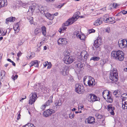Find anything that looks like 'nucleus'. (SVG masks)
Returning a JSON list of instances; mask_svg holds the SVG:
<instances>
[{"instance_id": "obj_1", "label": "nucleus", "mask_w": 127, "mask_h": 127, "mask_svg": "<svg viewBox=\"0 0 127 127\" xmlns=\"http://www.w3.org/2000/svg\"><path fill=\"white\" fill-rule=\"evenodd\" d=\"M111 56L114 59L121 61L124 60V55L123 52L121 51H113L111 53Z\"/></svg>"}, {"instance_id": "obj_2", "label": "nucleus", "mask_w": 127, "mask_h": 127, "mask_svg": "<svg viewBox=\"0 0 127 127\" xmlns=\"http://www.w3.org/2000/svg\"><path fill=\"white\" fill-rule=\"evenodd\" d=\"M80 14L79 11L75 12L71 18H69L64 24V26H67L72 24L80 17Z\"/></svg>"}, {"instance_id": "obj_3", "label": "nucleus", "mask_w": 127, "mask_h": 127, "mask_svg": "<svg viewBox=\"0 0 127 127\" xmlns=\"http://www.w3.org/2000/svg\"><path fill=\"white\" fill-rule=\"evenodd\" d=\"M69 52L67 51L64 52V57L63 59L64 63L66 64H69L72 63L75 59L74 57L70 56Z\"/></svg>"}, {"instance_id": "obj_4", "label": "nucleus", "mask_w": 127, "mask_h": 127, "mask_svg": "<svg viewBox=\"0 0 127 127\" xmlns=\"http://www.w3.org/2000/svg\"><path fill=\"white\" fill-rule=\"evenodd\" d=\"M109 77L110 80L113 82V83L118 81V76L116 68L114 69L112 71H111Z\"/></svg>"}, {"instance_id": "obj_5", "label": "nucleus", "mask_w": 127, "mask_h": 127, "mask_svg": "<svg viewBox=\"0 0 127 127\" xmlns=\"http://www.w3.org/2000/svg\"><path fill=\"white\" fill-rule=\"evenodd\" d=\"M102 41L101 38L98 37L94 41V44L92 46L94 50H96L97 49H99V46L102 44Z\"/></svg>"}, {"instance_id": "obj_6", "label": "nucleus", "mask_w": 127, "mask_h": 127, "mask_svg": "<svg viewBox=\"0 0 127 127\" xmlns=\"http://www.w3.org/2000/svg\"><path fill=\"white\" fill-rule=\"evenodd\" d=\"M89 56V54L86 51L83 50L81 52L80 55L78 57L80 61L85 62Z\"/></svg>"}, {"instance_id": "obj_7", "label": "nucleus", "mask_w": 127, "mask_h": 127, "mask_svg": "<svg viewBox=\"0 0 127 127\" xmlns=\"http://www.w3.org/2000/svg\"><path fill=\"white\" fill-rule=\"evenodd\" d=\"M84 87L82 85L79 83L76 84L75 86L76 92L79 94L83 93L84 91Z\"/></svg>"}, {"instance_id": "obj_8", "label": "nucleus", "mask_w": 127, "mask_h": 127, "mask_svg": "<svg viewBox=\"0 0 127 127\" xmlns=\"http://www.w3.org/2000/svg\"><path fill=\"white\" fill-rule=\"evenodd\" d=\"M37 98V96L36 93H31L30 95V99L29 100V103L32 105L35 102Z\"/></svg>"}, {"instance_id": "obj_9", "label": "nucleus", "mask_w": 127, "mask_h": 127, "mask_svg": "<svg viewBox=\"0 0 127 127\" xmlns=\"http://www.w3.org/2000/svg\"><path fill=\"white\" fill-rule=\"evenodd\" d=\"M89 79H87L86 78L85 79V77L84 78V82L85 84L87 82L88 84L90 86L94 85H95V81L94 79L91 76H89Z\"/></svg>"}, {"instance_id": "obj_10", "label": "nucleus", "mask_w": 127, "mask_h": 127, "mask_svg": "<svg viewBox=\"0 0 127 127\" xmlns=\"http://www.w3.org/2000/svg\"><path fill=\"white\" fill-rule=\"evenodd\" d=\"M104 19L105 22L106 23H114L115 21H114L115 18L113 17H109L107 14L105 15L104 16Z\"/></svg>"}, {"instance_id": "obj_11", "label": "nucleus", "mask_w": 127, "mask_h": 127, "mask_svg": "<svg viewBox=\"0 0 127 127\" xmlns=\"http://www.w3.org/2000/svg\"><path fill=\"white\" fill-rule=\"evenodd\" d=\"M53 97V96H51L49 100L46 101L45 104L41 106L40 108L41 110H44L46 107L50 105L51 103L52 102Z\"/></svg>"}, {"instance_id": "obj_12", "label": "nucleus", "mask_w": 127, "mask_h": 127, "mask_svg": "<svg viewBox=\"0 0 127 127\" xmlns=\"http://www.w3.org/2000/svg\"><path fill=\"white\" fill-rule=\"evenodd\" d=\"M73 35L78 38H79L82 40H84L85 38V35L83 34H81L78 31H75L73 33Z\"/></svg>"}, {"instance_id": "obj_13", "label": "nucleus", "mask_w": 127, "mask_h": 127, "mask_svg": "<svg viewBox=\"0 0 127 127\" xmlns=\"http://www.w3.org/2000/svg\"><path fill=\"white\" fill-rule=\"evenodd\" d=\"M88 99L89 101L91 102H93L97 100L98 98L95 95L91 94L88 95Z\"/></svg>"}, {"instance_id": "obj_14", "label": "nucleus", "mask_w": 127, "mask_h": 127, "mask_svg": "<svg viewBox=\"0 0 127 127\" xmlns=\"http://www.w3.org/2000/svg\"><path fill=\"white\" fill-rule=\"evenodd\" d=\"M53 112H54V111L53 109H48L44 112L43 114L44 117H47L50 115Z\"/></svg>"}, {"instance_id": "obj_15", "label": "nucleus", "mask_w": 127, "mask_h": 127, "mask_svg": "<svg viewBox=\"0 0 127 127\" xmlns=\"http://www.w3.org/2000/svg\"><path fill=\"white\" fill-rule=\"evenodd\" d=\"M58 43L59 45H65L67 43V41L66 38H60L58 40Z\"/></svg>"}, {"instance_id": "obj_16", "label": "nucleus", "mask_w": 127, "mask_h": 127, "mask_svg": "<svg viewBox=\"0 0 127 127\" xmlns=\"http://www.w3.org/2000/svg\"><path fill=\"white\" fill-rule=\"evenodd\" d=\"M68 67L65 66L61 69V74L64 76H65L67 75L68 73Z\"/></svg>"}, {"instance_id": "obj_17", "label": "nucleus", "mask_w": 127, "mask_h": 127, "mask_svg": "<svg viewBox=\"0 0 127 127\" xmlns=\"http://www.w3.org/2000/svg\"><path fill=\"white\" fill-rule=\"evenodd\" d=\"M107 108L108 110L109 111V112L111 115H114L115 113L113 111V110L114 109V108L112 107V105L109 104L107 106Z\"/></svg>"}, {"instance_id": "obj_18", "label": "nucleus", "mask_w": 127, "mask_h": 127, "mask_svg": "<svg viewBox=\"0 0 127 127\" xmlns=\"http://www.w3.org/2000/svg\"><path fill=\"white\" fill-rule=\"evenodd\" d=\"M95 120L93 117L90 116L88 118L86 119L85 122H87L88 124H91L95 123Z\"/></svg>"}, {"instance_id": "obj_19", "label": "nucleus", "mask_w": 127, "mask_h": 127, "mask_svg": "<svg viewBox=\"0 0 127 127\" xmlns=\"http://www.w3.org/2000/svg\"><path fill=\"white\" fill-rule=\"evenodd\" d=\"M38 10L42 14L43 13H44L47 9V8L46 6H38Z\"/></svg>"}, {"instance_id": "obj_20", "label": "nucleus", "mask_w": 127, "mask_h": 127, "mask_svg": "<svg viewBox=\"0 0 127 127\" xmlns=\"http://www.w3.org/2000/svg\"><path fill=\"white\" fill-rule=\"evenodd\" d=\"M103 19L101 18L98 19L96 20L94 23V25L95 26H98L102 23V22Z\"/></svg>"}, {"instance_id": "obj_21", "label": "nucleus", "mask_w": 127, "mask_h": 127, "mask_svg": "<svg viewBox=\"0 0 127 127\" xmlns=\"http://www.w3.org/2000/svg\"><path fill=\"white\" fill-rule=\"evenodd\" d=\"M44 14L46 18L50 20H52L54 18V16L53 15H52L49 13H45V12Z\"/></svg>"}, {"instance_id": "obj_22", "label": "nucleus", "mask_w": 127, "mask_h": 127, "mask_svg": "<svg viewBox=\"0 0 127 127\" xmlns=\"http://www.w3.org/2000/svg\"><path fill=\"white\" fill-rule=\"evenodd\" d=\"M62 102L61 99L56 100L55 102V104L57 107L61 106L62 104Z\"/></svg>"}, {"instance_id": "obj_23", "label": "nucleus", "mask_w": 127, "mask_h": 127, "mask_svg": "<svg viewBox=\"0 0 127 127\" xmlns=\"http://www.w3.org/2000/svg\"><path fill=\"white\" fill-rule=\"evenodd\" d=\"M13 28L15 33H18L19 31V25L18 23L15 24L13 26Z\"/></svg>"}, {"instance_id": "obj_24", "label": "nucleus", "mask_w": 127, "mask_h": 127, "mask_svg": "<svg viewBox=\"0 0 127 127\" xmlns=\"http://www.w3.org/2000/svg\"><path fill=\"white\" fill-rule=\"evenodd\" d=\"M7 3L6 0H0V8L7 5Z\"/></svg>"}, {"instance_id": "obj_25", "label": "nucleus", "mask_w": 127, "mask_h": 127, "mask_svg": "<svg viewBox=\"0 0 127 127\" xmlns=\"http://www.w3.org/2000/svg\"><path fill=\"white\" fill-rule=\"evenodd\" d=\"M30 67L34 66L35 67H37L38 66V61L37 60H35L33 61H32L30 63Z\"/></svg>"}, {"instance_id": "obj_26", "label": "nucleus", "mask_w": 127, "mask_h": 127, "mask_svg": "<svg viewBox=\"0 0 127 127\" xmlns=\"http://www.w3.org/2000/svg\"><path fill=\"white\" fill-rule=\"evenodd\" d=\"M118 44L119 47L120 48H124L123 39H119L118 42Z\"/></svg>"}, {"instance_id": "obj_27", "label": "nucleus", "mask_w": 127, "mask_h": 127, "mask_svg": "<svg viewBox=\"0 0 127 127\" xmlns=\"http://www.w3.org/2000/svg\"><path fill=\"white\" fill-rule=\"evenodd\" d=\"M110 94V92L107 90L104 91L102 93V95L104 98L106 99V97Z\"/></svg>"}, {"instance_id": "obj_28", "label": "nucleus", "mask_w": 127, "mask_h": 127, "mask_svg": "<svg viewBox=\"0 0 127 127\" xmlns=\"http://www.w3.org/2000/svg\"><path fill=\"white\" fill-rule=\"evenodd\" d=\"M15 17H11L8 18L6 19L5 23L7 24L9 22H13L15 21Z\"/></svg>"}, {"instance_id": "obj_29", "label": "nucleus", "mask_w": 127, "mask_h": 127, "mask_svg": "<svg viewBox=\"0 0 127 127\" xmlns=\"http://www.w3.org/2000/svg\"><path fill=\"white\" fill-rule=\"evenodd\" d=\"M122 99L123 101L127 103V94H123L122 95Z\"/></svg>"}, {"instance_id": "obj_30", "label": "nucleus", "mask_w": 127, "mask_h": 127, "mask_svg": "<svg viewBox=\"0 0 127 127\" xmlns=\"http://www.w3.org/2000/svg\"><path fill=\"white\" fill-rule=\"evenodd\" d=\"M60 83L58 82H54L52 83V86L54 90L59 85Z\"/></svg>"}, {"instance_id": "obj_31", "label": "nucleus", "mask_w": 127, "mask_h": 127, "mask_svg": "<svg viewBox=\"0 0 127 127\" xmlns=\"http://www.w3.org/2000/svg\"><path fill=\"white\" fill-rule=\"evenodd\" d=\"M18 2L24 8L27 7L28 6V5L30 4L31 3V2H28L27 3H23L21 1H19Z\"/></svg>"}, {"instance_id": "obj_32", "label": "nucleus", "mask_w": 127, "mask_h": 127, "mask_svg": "<svg viewBox=\"0 0 127 127\" xmlns=\"http://www.w3.org/2000/svg\"><path fill=\"white\" fill-rule=\"evenodd\" d=\"M106 97H107L106 100L107 102L111 103L113 101L112 98L110 94L107 96Z\"/></svg>"}, {"instance_id": "obj_33", "label": "nucleus", "mask_w": 127, "mask_h": 127, "mask_svg": "<svg viewBox=\"0 0 127 127\" xmlns=\"http://www.w3.org/2000/svg\"><path fill=\"white\" fill-rule=\"evenodd\" d=\"M41 30L43 35H46V28L44 26H43L41 27Z\"/></svg>"}, {"instance_id": "obj_34", "label": "nucleus", "mask_w": 127, "mask_h": 127, "mask_svg": "<svg viewBox=\"0 0 127 127\" xmlns=\"http://www.w3.org/2000/svg\"><path fill=\"white\" fill-rule=\"evenodd\" d=\"M100 59L98 57L94 56L91 58L90 60H93L94 61H98Z\"/></svg>"}, {"instance_id": "obj_35", "label": "nucleus", "mask_w": 127, "mask_h": 127, "mask_svg": "<svg viewBox=\"0 0 127 127\" xmlns=\"http://www.w3.org/2000/svg\"><path fill=\"white\" fill-rule=\"evenodd\" d=\"M41 30L40 29L37 28L35 29L34 31V33L35 35H37L41 32Z\"/></svg>"}, {"instance_id": "obj_36", "label": "nucleus", "mask_w": 127, "mask_h": 127, "mask_svg": "<svg viewBox=\"0 0 127 127\" xmlns=\"http://www.w3.org/2000/svg\"><path fill=\"white\" fill-rule=\"evenodd\" d=\"M122 108L124 109H127V103L124 102L123 103L122 105Z\"/></svg>"}, {"instance_id": "obj_37", "label": "nucleus", "mask_w": 127, "mask_h": 127, "mask_svg": "<svg viewBox=\"0 0 127 127\" xmlns=\"http://www.w3.org/2000/svg\"><path fill=\"white\" fill-rule=\"evenodd\" d=\"M74 81V80L73 79V77L71 76L70 77L69 79H68V83L70 84H71Z\"/></svg>"}, {"instance_id": "obj_38", "label": "nucleus", "mask_w": 127, "mask_h": 127, "mask_svg": "<svg viewBox=\"0 0 127 127\" xmlns=\"http://www.w3.org/2000/svg\"><path fill=\"white\" fill-rule=\"evenodd\" d=\"M69 118L70 119L73 118L74 117V115L73 113L71 112L69 114Z\"/></svg>"}, {"instance_id": "obj_39", "label": "nucleus", "mask_w": 127, "mask_h": 127, "mask_svg": "<svg viewBox=\"0 0 127 127\" xmlns=\"http://www.w3.org/2000/svg\"><path fill=\"white\" fill-rule=\"evenodd\" d=\"M124 48L127 47V39H123Z\"/></svg>"}, {"instance_id": "obj_40", "label": "nucleus", "mask_w": 127, "mask_h": 127, "mask_svg": "<svg viewBox=\"0 0 127 127\" xmlns=\"http://www.w3.org/2000/svg\"><path fill=\"white\" fill-rule=\"evenodd\" d=\"M34 9H34V7L31 6L30 7L29 9V11L30 12L32 13Z\"/></svg>"}, {"instance_id": "obj_41", "label": "nucleus", "mask_w": 127, "mask_h": 127, "mask_svg": "<svg viewBox=\"0 0 127 127\" xmlns=\"http://www.w3.org/2000/svg\"><path fill=\"white\" fill-rule=\"evenodd\" d=\"M33 126V124L28 123L25 126H24L23 127H32V126Z\"/></svg>"}, {"instance_id": "obj_42", "label": "nucleus", "mask_w": 127, "mask_h": 127, "mask_svg": "<svg viewBox=\"0 0 127 127\" xmlns=\"http://www.w3.org/2000/svg\"><path fill=\"white\" fill-rule=\"evenodd\" d=\"M118 91V90H115L113 92V94L117 97L118 96L119 94Z\"/></svg>"}, {"instance_id": "obj_43", "label": "nucleus", "mask_w": 127, "mask_h": 127, "mask_svg": "<svg viewBox=\"0 0 127 127\" xmlns=\"http://www.w3.org/2000/svg\"><path fill=\"white\" fill-rule=\"evenodd\" d=\"M5 74V72L3 70L1 71V76L3 77L4 76Z\"/></svg>"}, {"instance_id": "obj_44", "label": "nucleus", "mask_w": 127, "mask_h": 127, "mask_svg": "<svg viewBox=\"0 0 127 127\" xmlns=\"http://www.w3.org/2000/svg\"><path fill=\"white\" fill-rule=\"evenodd\" d=\"M77 66L79 68H81L83 66V64H81V63H79L77 64Z\"/></svg>"}, {"instance_id": "obj_45", "label": "nucleus", "mask_w": 127, "mask_h": 127, "mask_svg": "<svg viewBox=\"0 0 127 127\" xmlns=\"http://www.w3.org/2000/svg\"><path fill=\"white\" fill-rule=\"evenodd\" d=\"M106 32L107 33H109L110 31V28L109 27H107L105 29Z\"/></svg>"}, {"instance_id": "obj_46", "label": "nucleus", "mask_w": 127, "mask_h": 127, "mask_svg": "<svg viewBox=\"0 0 127 127\" xmlns=\"http://www.w3.org/2000/svg\"><path fill=\"white\" fill-rule=\"evenodd\" d=\"M48 64V62L47 61L45 62L44 63H43V65L45 67H46L47 66Z\"/></svg>"}, {"instance_id": "obj_47", "label": "nucleus", "mask_w": 127, "mask_h": 127, "mask_svg": "<svg viewBox=\"0 0 127 127\" xmlns=\"http://www.w3.org/2000/svg\"><path fill=\"white\" fill-rule=\"evenodd\" d=\"M30 18V20L29 21V22H30L31 24H32L33 23V18L32 17H31Z\"/></svg>"}, {"instance_id": "obj_48", "label": "nucleus", "mask_w": 127, "mask_h": 127, "mask_svg": "<svg viewBox=\"0 0 127 127\" xmlns=\"http://www.w3.org/2000/svg\"><path fill=\"white\" fill-rule=\"evenodd\" d=\"M51 67V63L50 62L49 63L48 62V64L47 65V68H50Z\"/></svg>"}, {"instance_id": "obj_49", "label": "nucleus", "mask_w": 127, "mask_h": 127, "mask_svg": "<svg viewBox=\"0 0 127 127\" xmlns=\"http://www.w3.org/2000/svg\"><path fill=\"white\" fill-rule=\"evenodd\" d=\"M22 53L20 51H19L17 54V56L19 57L22 54Z\"/></svg>"}, {"instance_id": "obj_50", "label": "nucleus", "mask_w": 127, "mask_h": 127, "mask_svg": "<svg viewBox=\"0 0 127 127\" xmlns=\"http://www.w3.org/2000/svg\"><path fill=\"white\" fill-rule=\"evenodd\" d=\"M64 4H61L60 5H58L57 7H56L58 8H61L64 5Z\"/></svg>"}, {"instance_id": "obj_51", "label": "nucleus", "mask_w": 127, "mask_h": 127, "mask_svg": "<svg viewBox=\"0 0 127 127\" xmlns=\"http://www.w3.org/2000/svg\"><path fill=\"white\" fill-rule=\"evenodd\" d=\"M121 12H122V14H125L127 13V11L124 10L121 11Z\"/></svg>"}, {"instance_id": "obj_52", "label": "nucleus", "mask_w": 127, "mask_h": 127, "mask_svg": "<svg viewBox=\"0 0 127 127\" xmlns=\"http://www.w3.org/2000/svg\"><path fill=\"white\" fill-rule=\"evenodd\" d=\"M113 5L114 8H116L117 6V4L115 3H113Z\"/></svg>"}, {"instance_id": "obj_53", "label": "nucleus", "mask_w": 127, "mask_h": 127, "mask_svg": "<svg viewBox=\"0 0 127 127\" xmlns=\"http://www.w3.org/2000/svg\"><path fill=\"white\" fill-rule=\"evenodd\" d=\"M55 0H45L46 1L48 2H53Z\"/></svg>"}, {"instance_id": "obj_54", "label": "nucleus", "mask_w": 127, "mask_h": 127, "mask_svg": "<svg viewBox=\"0 0 127 127\" xmlns=\"http://www.w3.org/2000/svg\"><path fill=\"white\" fill-rule=\"evenodd\" d=\"M97 118L99 119H101L102 118V116L101 115L98 114L97 116Z\"/></svg>"}, {"instance_id": "obj_55", "label": "nucleus", "mask_w": 127, "mask_h": 127, "mask_svg": "<svg viewBox=\"0 0 127 127\" xmlns=\"http://www.w3.org/2000/svg\"><path fill=\"white\" fill-rule=\"evenodd\" d=\"M20 113H19V114H18V115L17 117V120H19V119L20 118Z\"/></svg>"}, {"instance_id": "obj_56", "label": "nucleus", "mask_w": 127, "mask_h": 127, "mask_svg": "<svg viewBox=\"0 0 127 127\" xmlns=\"http://www.w3.org/2000/svg\"><path fill=\"white\" fill-rule=\"evenodd\" d=\"M23 43V42L21 40H20L19 42V46H20Z\"/></svg>"}, {"instance_id": "obj_57", "label": "nucleus", "mask_w": 127, "mask_h": 127, "mask_svg": "<svg viewBox=\"0 0 127 127\" xmlns=\"http://www.w3.org/2000/svg\"><path fill=\"white\" fill-rule=\"evenodd\" d=\"M95 30L93 29H92L89 32L90 33L94 32H95Z\"/></svg>"}, {"instance_id": "obj_58", "label": "nucleus", "mask_w": 127, "mask_h": 127, "mask_svg": "<svg viewBox=\"0 0 127 127\" xmlns=\"http://www.w3.org/2000/svg\"><path fill=\"white\" fill-rule=\"evenodd\" d=\"M121 14H122V12H120L119 13H118L116 15V16H120L121 15Z\"/></svg>"}, {"instance_id": "obj_59", "label": "nucleus", "mask_w": 127, "mask_h": 127, "mask_svg": "<svg viewBox=\"0 0 127 127\" xmlns=\"http://www.w3.org/2000/svg\"><path fill=\"white\" fill-rule=\"evenodd\" d=\"M18 76L17 75H15L13 78V80H15L18 77Z\"/></svg>"}, {"instance_id": "obj_60", "label": "nucleus", "mask_w": 127, "mask_h": 127, "mask_svg": "<svg viewBox=\"0 0 127 127\" xmlns=\"http://www.w3.org/2000/svg\"><path fill=\"white\" fill-rule=\"evenodd\" d=\"M36 5L35 3H34L32 4V5L31 6H33V7H34V9H35V7L36 6Z\"/></svg>"}, {"instance_id": "obj_61", "label": "nucleus", "mask_w": 127, "mask_h": 127, "mask_svg": "<svg viewBox=\"0 0 127 127\" xmlns=\"http://www.w3.org/2000/svg\"><path fill=\"white\" fill-rule=\"evenodd\" d=\"M83 105H80V106H79L78 107V108L79 110V109H81L82 108H83Z\"/></svg>"}, {"instance_id": "obj_62", "label": "nucleus", "mask_w": 127, "mask_h": 127, "mask_svg": "<svg viewBox=\"0 0 127 127\" xmlns=\"http://www.w3.org/2000/svg\"><path fill=\"white\" fill-rule=\"evenodd\" d=\"M58 15V12H56L54 14H52V15H53L54 16H56Z\"/></svg>"}, {"instance_id": "obj_63", "label": "nucleus", "mask_w": 127, "mask_h": 127, "mask_svg": "<svg viewBox=\"0 0 127 127\" xmlns=\"http://www.w3.org/2000/svg\"><path fill=\"white\" fill-rule=\"evenodd\" d=\"M66 28H67L66 27H64L62 28H61L62 29V30H63V31L64 32V31H65L66 30Z\"/></svg>"}, {"instance_id": "obj_64", "label": "nucleus", "mask_w": 127, "mask_h": 127, "mask_svg": "<svg viewBox=\"0 0 127 127\" xmlns=\"http://www.w3.org/2000/svg\"><path fill=\"white\" fill-rule=\"evenodd\" d=\"M59 31V32L61 33L64 32L63 31L62 29V28L60 29Z\"/></svg>"}]
</instances>
